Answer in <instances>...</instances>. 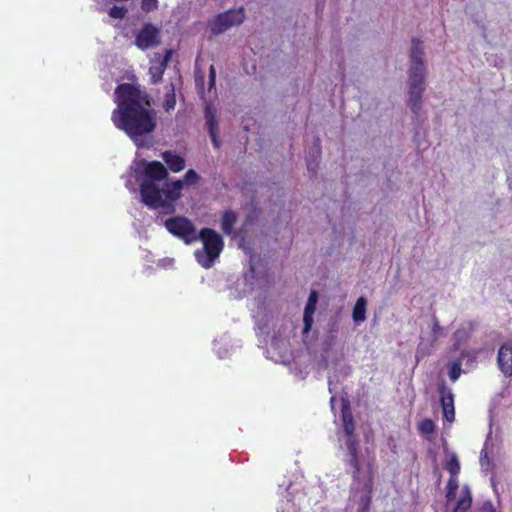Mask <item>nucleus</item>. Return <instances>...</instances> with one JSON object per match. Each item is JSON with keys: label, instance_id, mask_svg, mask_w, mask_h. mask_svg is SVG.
<instances>
[{"label": "nucleus", "instance_id": "7c9ffc66", "mask_svg": "<svg viewBox=\"0 0 512 512\" xmlns=\"http://www.w3.org/2000/svg\"><path fill=\"white\" fill-rule=\"evenodd\" d=\"M455 496H456V492L454 491H449V490H446V500L449 502V501H452L453 499H455Z\"/></svg>", "mask_w": 512, "mask_h": 512}, {"label": "nucleus", "instance_id": "39448f33", "mask_svg": "<svg viewBox=\"0 0 512 512\" xmlns=\"http://www.w3.org/2000/svg\"><path fill=\"white\" fill-rule=\"evenodd\" d=\"M164 226L169 233L181 239L185 244H191L198 240L193 222L185 216L168 218L165 220Z\"/></svg>", "mask_w": 512, "mask_h": 512}, {"label": "nucleus", "instance_id": "5701e85b", "mask_svg": "<svg viewBox=\"0 0 512 512\" xmlns=\"http://www.w3.org/2000/svg\"><path fill=\"white\" fill-rule=\"evenodd\" d=\"M108 14L111 18L123 19L127 14V9L124 6L114 5L109 9Z\"/></svg>", "mask_w": 512, "mask_h": 512}, {"label": "nucleus", "instance_id": "9b49d317", "mask_svg": "<svg viewBox=\"0 0 512 512\" xmlns=\"http://www.w3.org/2000/svg\"><path fill=\"white\" fill-rule=\"evenodd\" d=\"M205 119L212 144L216 149H219L220 140L218 137V120L216 117V111L210 105H207L205 108Z\"/></svg>", "mask_w": 512, "mask_h": 512}, {"label": "nucleus", "instance_id": "f3484780", "mask_svg": "<svg viewBox=\"0 0 512 512\" xmlns=\"http://www.w3.org/2000/svg\"><path fill=\"white\" fill-rule=\"evenodd\" d=\"M237 222V215L232 210H226L221 218V229L224 234L230 235L233 232L234 225Z\"/></svg>", "mask_w": 512, "mask_h": 512}, {"label": "nucleus", "instance_id": "f8f14e48", "mask_svg": "<svg viewBox=\"0 0 512 512\" xmlns=\"http://www.w3.org/2000/svg\"><path fill=\"white\" fill-rule=\"evenodd\" d=\"M318 301V293L316 291H311L308 297V301L306 303L303 315V334L308 333L311 330L313 325V315L315 313L316 304Z\"/></svg>", "mask_w": 512, "mask_h": 512}, {"label": "nucleus", "instance_id": "ddd939ff", "mask_svg": "<svg viewBox=\"0 0 512 512\" xmlns=\"http://www.w3.org/2000/svg\"><path fill=\"white\" fill-rule=\"evenodd\" d=\"M170 57H171V51L167 50L165 56L158 63L153 64L149 68V74L151 77V82L153 84H157L162 80L163 74L166 70V67H167Z\"/></svg>", "mask_w": 512, "mask_h": 512}, {"label": "nucleus", "instance_id": "c85d7f7f", "mask_svg": "<svg viewBox=\"0 0 512 512\" xmlns=\"http://www.w3.org/2000/svg\"><path fill=\"white\" fill-rule=\"evenodd\" d=\"M458 487H459V482H458L457 477H450L447 482L446 490L456 492Z\"/></svg>", "mask_w": 512, "mask_h": 512}, {"label": "nucleus", "instance_id": "423d86ee", "mask_svg": "<svg viewBox=\"0 0 512 512\" xmlns=\"http://www.w3.org/2000/svg\"><path fill=\"white\" fill-rule=\"evenodd\" d=\"M245 19L243 8L230 9L223 13L216 15L210 22L209 28L213 35H219L234 25L241 24Z\"/></svg>", "mask_w": 512, "mask_h": 512}, {"label": "nucleus", "instance_id": "4468645a", "mask_svg": "<svg viewBox=\"0 0 512 512\" xmlns=\"http://www.w3.org/2000/svg\"><path fill=\"white\" fill-rule=\"evenodd\" d=\"M162 159L166 163L168 169L174 173L180 172L185 168V159L172 151L163 152Z\"/></svg>", "mask_w": 512, "mask_h": 512}, {"label": "nucleus", "instance_id": "a211bd4d", "mask_svg": "<svg viewBox=\"0 0 512 512\" xmlns=\"http://www.w3.org/2000/svg\"><path fill=\"white\" fill-rule=\"evenodd\" d=\"M366 306L367 300L365 297L361 296L357 299L353 311L352 317L356 323L363 322L366 319Z\"/></svg>", "mask_w": 512, "mask_h": 512}, {"label": "nucleus", "instance_id": "cd10ccee", "mask_svg": "<svg viewBox=\"0 0 512 512\" xmlns=\"http://www.w3.org/2000/svg\"><path fill=\"white\" fill-rule=\"evenodd\" d=\"M346 446L349 452V455L351 454H358V442L355 438V436H347Z\"/></svg>", "mask_w": 512, "mask_h": 512}, {"label": "nucleus", "instance_id": "412c9836", "mask_svg": "<svg viewBox=\"0 0 512 512\" xmlns=\"http://www.w3.org/2000/svg\"><path fill=\"white\" fill-rule=\"evenodd\" d=\"M175 105H176V96H175V92H174V86L171 85L170 92L166 93V95H165L164 102H163V109L166 112H170L171 110H173L175 108Z\"/></svg>", "mask_w": 512, "mask_h": 512}, {"label": "nucleus", "instance_id": "c756f323", "mask_svg": "<svg viewBox=\"0 0 512 512\" xmlns=\"http://www.w3.org/2000/svg\"><path fill=\"white\" fill-rule=\"evenodd\" d=\"M215 83H216V71H215V68L214 66H210V69H209V90H211L214 86H215Z\"/></svg>", "mask_w": 512, "mask_h": 512}, {"label": "nucleus", "instance_id": "4be33fe9", "mask_svg": "<svg viewBox=\"0 0 512 512\" xmlns=\"http://www.w3.org/2000/svg\"><path fill=\"white\" fill-rule=\"evenodd\" d=\"M461 373H462V368H461L460 361H455L450 364L449 377H450L451 381L455 382L460 377Z\"/></svg>", "mask_w": 512, "mask_h": 512}, {"label": "nucleus", "instance_id": "6ab92c4d", "mask_svg": "<svg viewBox=\"0 0 512 512\" xmlns=\"http://www.w3.org/2000/svg\"><path fill=\"white\" fill-rule=\"evenodd\" d=\"M444 468L449 472L450 477H457L461 469L458 457L455 454H451L446 460Z\"/></svg>", "mask_w": 512, "mask_h": 512}, {"label": "nucleus", "instance_id": "dca6fc26", "mask_svg": "<svg viewBox=\"0 0 512 512\" xmlns=\"http://www.w3.org/2000/svg\"><path fill=\"white\" fill-rule=\"evenodd\" d=\"M472 506V493L469 486L464 485L461 489L460 497L452 512H468Z\"/></svg>", "mask_w": 512, "mask_h": 512}, {"label": "nucleus", "instance_id": "1a4fd4ad", "mask_svg": "<svg viewBox=\"0 0 512 512\" xmlns=\"http://www.w3.org/2000/svg\"><path fill=\"white\" fill-rule=\"evenodd\" d=\"M497 364L500 371L506 376H512V340L504 342L497 355Z\"/></svg>", "mask_w": 512, "mask_h": 512}, {"label": "nucleus", "instance_id": "20e7f679", "mask_svg": "<svg viewBox=\"0 0 512 512\" xmlns=\"http://www.w3.org/2000/svg\"><path fill=\"white\" fill-rule=\"evenodd\" d=\"M197 235L203 243V249L195 251V258L203 268L209 269L223 251V238L214 229L208 227L202 228Z\"/></svg>", "mask_w": 512, "mask_h": 512}, {"label": "nucleus", "instance_id": "0eeeda50", "mask_svg": "<svg viewBox=\"0 0 512 512\" xmlns=\"http://www.w3.org/2000/svg\"><path fill=\"white\" fill-rule=\"evenodd\" d=\"M160 43V30L152 23H145L135 37V45L140 50H147Z\"/></svg>", "mask_w": 512, "mask_h": 512}, {"label": "nucleus", "instance_id": "bb28decb", "mask_svg": "<svg viewBox=\"0 0 512 512\" xmlns=\"http://www.w3.org/2000/svg\"><path fill=\"white\" fill-rule=\"evenodd\" d=\"M158 8V0H141V9L146 12H152Z\"/></svg>", "mask_w": 512, "mask_h": 512}, {"label": "nucleus", "instance_id": "f257e3e1", "mask_svg": "<svg viewBox=\"0 0 512 512\" xmlns=\"http://www.w3.org/2000/svg\"><path fill=\"white\" fill-rule=\"evenodd\" d=\"M117 108L111 120L114 126L125 132L133 141L152 133L156 128V112L151 108V99L139 86L122 83L115 89Z\"/></svg>", "mask_w": 512, "mask_h": 512}, {"label": "nucleus", "instance_id": "a878e982", "mask_svg": "<svg viewBox=\"0 0 512 512\" xmlns=\"http://www.w3.org/2000/svg\"><path fill=\"white\" fill-rule=\"evenodd\" d=\"M348 463L353 468V477H357L360 473V461L358 454L349 455Z\"/></svg>", "mask_w": 512, "mask_h": 512}, {"label": "nucleus", "instance_id": "6e6552de", "mask_svg": "<svg viewBox=\"0 0 512 512\" xmlns=\"http://www.w3.org/2000/svg\"><path fill=\"white\" fill-rule=\"evenodd\" d=\"M165 187H159V194L161 205L157 206V208H163L168 206L171 202L176 201L181 196V190L184 187V182L182 180H175L173 182H167L165 180Z\"/></svg>", "mask_w": 512, "mask_h": 512}, {"label": "nucleus", "instance_id": "7ed1b4c3", "mask_svg": "<svg viewBox=\"0 0 512 512\" xmlns=\"http://www.w3.org/2000/svg\"><path fill=\"white\" fill-rule=\"evenodd\" d=\"M144 179L140 183L142 202L152 209L161 205L159 187L160 182L168 179L167 168L159 161L145 163L143 169Z\"/></svg>", "mask_w": 512, "mask_h": 512}, {"label": "nucleus", "instance_id": "f03ea898", "mask_svg": "<svg viewBox=\"0 0 512 512\" xmlns=\"http://www.w3.org/2000/svg\"><path fill=\"white\" fill-rule=\"evenodd\" d=\"M423 43L418 38L412 39L409 68V106L417 115L422 106L426 66L423 60Z\"/></svg>", "mask_w": 512, "mask_h": 512}, {"label": "nucleus", "instance_id": "b1692460", "mask_svg": "<svg viewBox=\"0 0 512 512\" xmlns=\"http://www.w3.org/2000/svg\"><path fill=\"white\" fill-rule=\"evenodd\" d=\"M199 180H200L199 174L195 170L189 169L185 173L184 180H182V181L184 182V184L191 186V185L197 184Z\"/></svg>", "mask_w": 512, "mask_h": 512}, {"label": "nucleus", "instance_id": "393cba45", "mask_svg": "<svg viewBox=\"0 0 512 512\" xmlns=\"http://www.w3.org/2000/svg\"><path fill=\"white\" fill-rule=\"evenodd\" d=\"M419 430L424 434H431L435 431V424L431 419H424L420 425Z\"/></svg>", "mask_w": 512, "mask_h": 512}, {"label": "nucleus", "instance_id": "9d476101", "mask_svg": "<svg viewBox=\"0 0 512 512\" xmlns=\"http://www.w3.org/2000/svg\"><path fill=\"white\" fill-rule=\"evenodd\" d=\"M438 390L443 416L448 422H453L455 420L454 395L445 384H441Z\"/></svg>", "mask_w": 512, "mask_h": 512}, {"label": "nucleus", "instance_id": "2eb2a0df", "mask_svg": "<svg viewBox=\"0 0 512 512\" xmlns=\"http://www.w3.org/2000/svg\"><path fill=\"white\" fill-rule=\"evenodd\" d=\"M343 430L346 436H355V422L348 402L343 403L341 408Z\"/></svg>", "mask_w": 512, "mask_h": 512}, {"label": "nucleus", "instance_id": "2f4dec72", "mask_svg": "<svg viewBox=\"0 0 512 512\" xmlns=\"http://www.w3.org/2000/svg\"><path fill=\"white\" fill-rule=\"evenodd\" d=\"M489 512H496V510L494 507L491 506Z\"/></svg>", "mask_w": 512, "mask_h": 512}, {"label": "nucleus", "instance_id": "aec40b11", "mask_svg": "<svg viewBox=\"0 0 512 512\" xmlns=\"http://www.w3.org/2000/svg\"><path fill=\"white\" fill-rule=\"evenodd\" d=\"M320 155H321L320 139L316 138L315 139V151L312 155L313 159L307 160V168L312 173L316 172V168L318 167V159L320 158Z\"/></svg>", "mask_w": 512, "mask_h": 512}]
</instances>
